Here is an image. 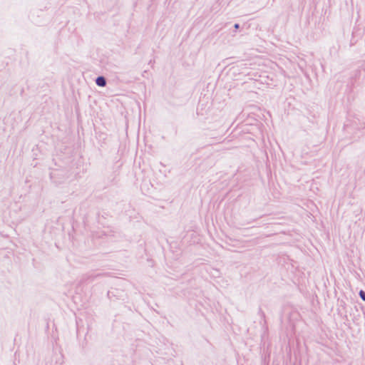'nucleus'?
Returning <instances> with one entry per match:
<instances>
[{"label": "nucleus", "instance_id": "423d86ee", "mask_svg": "<svg viewBox=\"0 0 365 365\" xmlns=\"http://www.w3.org/2000/svg\"><path fill=\"white\" fill-rule=\"evenodd\" d=\"M258 312H259V314L260 315L261 318L265 321V314L261 308H259Z\"/></svg>", "mask_w": 365, "mask_h": 365}, {"label": "nucleus", "instance_id": "39448f33", "mask_svg": "<svg viewBox=\"0 0 365 365\" xmlns=\"http://www.w3.org/2000/svg\"><path fill=\"white\" fill-rule=\"evenodd\" d=\"M359 296L364 302H365V291L362 289L360 290L359 292Z\"/></svg>", "mask_w": 365, "mask_h": 365}, {"label": "nucleus", "instance_id": "6e6552de", "mask_svg": "<svg viewBox=\"0 0 365 365\" xmlns=\"http://www.w3.org/2000/svg\"><path fill=\"white\" fill-rule=\"evenodd\" d=\"M234 28H235V30L236 31L237 29H240V24H235Z\"/></svg>", "mask_w": 365, "mask_h": 365}, {"label": "nucleus", "instance_id": "20e7f679", "mask_svg": "<svg viewBox=\"0 0 365 365\" xmlns=\"http://www.w3.org/2000/svg\"><path fill=\"white\" fill-rule=\"evenodd\" d=\"M118 292V290L115 291H108L107 293V296L110 299H112L113 297H116L118 299V296L115 294V292Z\"/></svg>", "mask_w": 365, "mask_h": 365}, {"label": "nucleus", "instance_id": "f257e3e1", "mask_svg": "<svg viewBox=\"0 0 365 365\" xmlns=\"http://www.w3.org/2000/svg\"><path fill=\"white\" fill-rule=\"evenodd\" d=\"M102 275H103V274H97L96 275L89 274H85L82 277L80 283L83 284L93 282L96 277H101Z\"/></svg>", "mask_w": 365, "mask_h": 365}, {"label": "nucleus", "instance_id": "f03ea898", "mask_svg": "<svg viewBox=\"0 0 365 365\" xmlns=\"http://www.w3.org/2000/svg\"><path fill=\"white\" fill-rule=\"evenodd\" d=\"M96 84L99 87H104L106 86L107 80L103 76H98L95 80Z\"/></svg>", "mask_w": 365, "mask_h": 365}, {"label": "nucleus", "instance_id": "7ed1b4c3", "mask_svg": "<svg viewBox=\"0 0 365 365\" xmlns=\"http://www.w3.org/2000/svg\"><path fill=\"white\" fill-rule=\"evenodd\" d=\"M59 175L58 173H51L50 174L51 179L56 184H60L61 182V180H58L57 179V175Z\"/></svg>", "mask_w": 365, "mask_h": 365}, {"label": "nucleus", "instance_id": "0eeeda50", "mask_svg": "<svg viewBox=\"0 0 365 365\" xmlns=\"http://www.w3.org/2000/svg\"><path fill=\"white\" fill-rule=\"evenodd\" d=\"M258 312H259V314L260 315L261 318L265 321V314L261 308H259Z\"/></svg>", "mask_w": 365, "mask_h": 365}]
</instances>
